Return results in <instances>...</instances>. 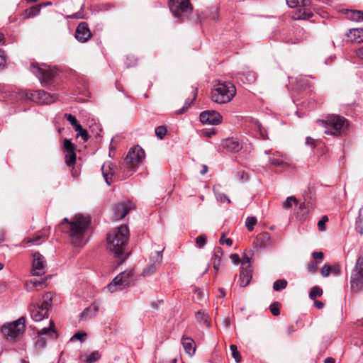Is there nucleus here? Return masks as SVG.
<instances>
[{"label":"nucleus","instance_id":"nucleus-22","mask_svg":"<svg viewBox=\"0 0 363 363\" xmlns=\"http://www.w3.org/2000/svg\"><path fill=\"white\" fill-rule=\"evenodd\" d=\"M30 311V316L35 322L42 320L48 315V313H45V311H43L40 308L35 306H31Z\"/></svg>","mask_w":363,"mask_h":363},{"label":"nucleus","instance_id":"nucleus-21","mask_svg":"<svg viewBox=\"0 0 363 363\" xmlns=\"http://www.w3.org/2000/svg\"><path fill=\"white\" fill-rule=\"evenodd\" d=\"M181 342L185 352L190 356L194 354L196 352V345L194 340L191 337L183 336L181 340Z\"/></svg>","mask_w":363,"mask_h":363},{"label":"nucleus","instance_id":"nucleus-25","mask_svg":"<svg viewBox=\"0 0 363 363\" xmlns=\"http://www.w3.org/2000/svg\"><path fill=\"white\" fill-rule=\"evenodd\" d=\"M239 79L244 83L251 84L256 79L255 73L252 71H246L239 73Z\"/></svg>","mask_w":363,"mask_h":363},{"label":"nucleus","instance_id":"nucleus-27","mask_svg":"<svg viewBox=\"0 0 363 363\" xmlns=\"http://www.w3.org/2000/svg\"><path fill=\"white\" fill-rule=\"evenodd\" d=\"M43 298L44 300L41 305L38 307L40 308L43 311H45V313H48L49 308L51 306L52 295L50 292L46 293L43 296Z\"/></svg>","mask_w":363,"mask_h":363},{"label":"nucleus","instance_id":"nucleus-55","mask_svg":"<svg viewBox=\"0 0 363 363\" xmlns=\"http://www.w3.org/2000/svg\"><path fill=\"white\" fill-rule=\"evenodd\" d=\"M332 272L331 267L327 264L323 266L321 268V274L324 277H327L330 275Z\"/></svg>","mask_w":363,"mask_h":363},{"label":"nucleus","instance_id":"nucleus-39","mask_svg":"<svg viewBox=\"0 0 363 363\" xmlns=\"http://www.w3.org/2000/svg\"><path fill=\"white\" fill-rule=\"evenodd\" d=\"M287 286V281L285 279H278L273 284V289L277 291L284 289Z\"/></svg>","mask_w":363,"mask_h":363},{"label":"nucleus","instance_id":"nucleus-36","mask_svg":"<svg viewBox=\"0 0 363 363\" xmlns=\"http://www.w3.org/2000/svg\"><path fill=\"white\" fill-rule=\"evenodd\" d=\"M304 8L305 7L298 9V14L296 17L297 19L306 20L313 16V13L311 11H306Z\"/></svg>","mask_w":363,"mask_h":363},{"label":"nucleus","instance_id":"nucleus-16","mask_svg":"<svg viewBox=\"0 0 363 363\" xmlns=\"http://www.w3.org/2000/svg\"><path fill=\"white\" fill-rule=\"evenodd\" d=\"M252 269L250 265L249 261L242 262L241 266V271L240 274V286L245 287L248 285L252 279Z\"/></svg>","mask_w":363,"mask_h":363},{"label":"nucleus","instance_id":"nucleus-10","mask_svg":"<svg viewBox=\"0 0 363 363\" xmlns=\"http://www.w3.org/2000/svg\"><path fill=\"white\" fill-rule=\"evenodd\" d=\"M169 7L176 18L181 17L182 13H187L192 9L189 0H169Z\"/></svg>","mask_w":363,"mask_h":363},{"label":"nucleus","instance_id":"nucleus-51","mask_svg":"<svg viewBox=\"0 0 363 363\" xmlns=\"http://www.w3.org/2000/svg\"><path fill=\"white\" fill-rule=\"evenodd\" d=\"M75 130L78 132L77 134V138L82 137L84 142L88 141L89 136L88 132L86 130L83 129V128L81 126L79 130Z\"/></svg>","mask_w":363,"mask_h":363},{"label":"nucleus","instance_id":"nucleus-23","mask_svg":"<svg viewBox=\"0 0 363 363\" xmlns=\"http://www.w3.org/2000/svg\"><path fill=\"white\" fill-rule=\"evenodd\" d=\"M224 147L231 152H238L242 148V145L238 140H227Z\"/></svg>","mask_w":363,"mask_h":363},{"label":"nucleus","instance_id":"nucleus-19","mask_svg":"<svg viewBox=\"0 0 363 363\" xmlns=\"http://www.w3.org/2000/svg\"><path fill=\"white\" fill-rule=\"evenodd\" d=\"M103 177L106 184L110 186L111 178L114 175V166L111 162H105L101 167Z\"/></svg>","mask_w":363,"mask_h":363},{"label":"nucleus","instance_id":"nucleus-14","mask_svg":"<svg viewBox=\"0 0 363 363\" xmlns=\"http://www.w3.org/2000/svg\"><path fill=\"white\" fill-rule=\"evenodd\" d=\"M162 260V252L157 251L155 255L150 258V264H148L143 272V275L149 276L154 274L157 269L160 267Z\"/></svg>","mask_w":363,"mask_h":363},{"label":"nucleus","instance_id":"nucleus-42","mask_svg":"<svg viewBox=\"0 0 363 363\" xmlns=\"http://www.w3.org/2000/svg\"><path fill=\"white\" fill-rule=\"evenodd\" d=\"M323 294V290L318 286H313L311 288L309 297L311 299H315L318 296H320Z\"/></svg>","mask_w":363,"mask_h":363},{"label":"nucleus","instance_id":"nucleus-59","mask_svg":"<svg viewBox=\"0 0 363 363\" xmlns=\"http://www.w3.org/2000/svg\"><path fill=\"white\" fill-rule=\"evenodd\" d=\"M86 336V333H77L74 336L72 337L71 340L74 339H77L80 342H84L85 340V337Z\"/></svg>","mask_w":363,"mask_h":363},{"label":"nucleus","instance_id":"nucleus-38","mask_svg":"<svg viewBox=\"0 0 363 363\" xmlns=\"http://www.w3.org/2000/svg\"><path fill=\"white\" fill-rule=\"evenodd\" d=\"M47 345V341L46 339L44 337H40L38 335L36 337V340L35 341V349L38 351L43 350L45 348Z\"/></svg>","mask_w":363,"mask_h":363},{"label":"nucleus","instance_id":"nucleus-17","mask_svg":"<svg viewBox=\"0 0 363 363\" xmlns=\"http://www.w3.org/2000/svg\"><path fill=\"white\" fill-rule=\"evenodd\" d=\"M91 36L88 24L86 22H81L77 27L75 38L77 40L84 43Z\"/></svg>","mask_w":363,"mask_h":363},{"label":"nucleus","instance_id":"nucleus-63","mask_svg":"<svg viewBox=\"0 0 363 363\" xmlns=\"http://www.w3.org/2000/svg\"><path fill=\"white\" fill-rule=\"evenodd\" d=\"M230 257L235 264H238L240 262V259L238 254H232Z\"/></svg>","mask_w":363,"mask_h":363},{"label":"nucleus","instance_id":"nucleus-24","mask_svg":"<svg viewBox=\"0 0 363 363\" xmlns=\"http://www.w3.org/2000/svg\"><path fill=\"white\" fill-rule=\"evenodd\" d=\"M348 38L351 41H354L358 43L363 42V29L354 28L350 30Z\"/></svg>","mask_w":363,"mask_h":363},{"label":"nucleus","instance_id":"nucleus-47","mask_svg":"<svg viewBox=\"0 0 363 363\" xmlns=\"http://www.w3.org/2000/svg\"><path fill=\"white\" fill-rule=\"evenodd\" d=\"M65 157H66V164L69 167L73 165L76 162V154L74 152L67 153Z\"/></svg>","mask_w":363,"mask_h":363},{"label":"nucleus","instance_id":"nucleus-15","mask_svg":"<svg viewBox=\"0 0 363 363\" xmlns=\"http://www.w3.org/2000/svg\"><path fill=\"white\" fill-rule=\"evenodd\" d=\"M222 117L216 111H204L200 114V121L204 124L217 125L221 122Z\"/></svg>","mask_w":363,"mask_h":363},{"label":"nucleus","instance_id":"nucleus-46","mask_svg":"<svg viewBox=\"0 0 363 363\" xmlns=\"http://www.w3.org/2000/svg\"><path fill=\"white\" fill-rule=\"evenodd\" d=\"M256 223L257 218L253 216L247 217L245 221V225L249 231H252L253 230V228L256 225Z\"/></svg>","mask_w":363,"mask_h":363},{"label":"nucleus","instance_id":"nucleus-9","mask_svg":"<svg viewBox=\"0 0 363 363\" xmlns=\"http://www.w3.org/2000/svg\"><path fill=\"white\" fill-rule=\"evenodd\" d=\"M133 272L132 270L124 271L116 276L113 281L108 285L110 292L113 293L122 290L130 286L133 281Z\"/></svg>","mask_w":363,"mask_h":363},{"label":"nucleus","instance_id":"nucleus-53","mask_svg":"<svg viewBox=\"0 0 363 363\" xmlns=\"http://www.w3.org/2000/svg\"><path fill=\"white\" fill-rule=\"evenodd\" d=\"M313 208V203L312 202H303L300 203L299 208L301 211L306 210V212H309Z\"/></svg>","mask_w":363,"mask_h":363},{"label":"nucleus","instance_id":"nucleus-5","mask_svg":"<svg viewBox=\"0 0 363 363\" xmlns=\"http://www.w3.org/2000/svg\"><path fill=\"white\" fill-rule=\"evenodd\" d=\"M145 157L144 150L138 145L131 147L122 164V168L127 174H131Z\"/></svg>","mask_w":363,"mask_h":363},{"label":"nucleus","instance_id":"nucleus-48","mask_svg":"<svg viewBox=\"0 0 363 363\" xmlns=\"http://www.w3.org/2000/svg\"><path fill=\"white\" fill-rule=\"evenodd\" d=\"M206 241L207 237L206 235H201L196 238V243L199 248L203 247L206 244Z\"/></svg>","mask_w":363,"mask_h":363},{"label":"nucleus","instance_id":"nucleus-18","mask_svg":"<svg viewBox=\"0 0 363 363\" xmlns=\"http://www.w3.org/2000/svg\"><path fill=\"white\" fill-rule=\"evenodd\" d=\"M100 303L94 301L89 307H86L80 314L81 320H87L96 316L99 309Z\"/></svg>","mask_w":363,"mask_h":363},{"label":"nucleus","instance_id":"nucleus-6","mask_svg":"<svg viewBox=\"0 0 363 363\" xmlns=\"http://www.w3.org/2000/svg\"><path fill=\"white\" fill-rule=\"evenodd\" d=\"M30 70L39 79L44 86L52 84L57 75V69L46 65H35L32 64Z\"/></svg>","mask_w":363,"mask_h":363},{"label":"nucleus","instance_id":"nucleus-4","mask_svg":"<svg viewBox=\"0 0 363 363\" xmlns=\"http://www.w3.org/2000/svg\"><path fill=\"white\" fill-rule=\"evenodd\" d=\"M320 125L325 128L324 133L333 136L340 135L347 129L348 123L347 120L338 115H329L325 119L317 121Z\"/></svg>","mask_w":363,"mask_h":363},{"label":"nucleus","instance_id":"nucleus-49","mask_svg":"<svg viewBox=\"0 0 363 363\" xmlns=\"http://www.w3.org/2000/svg\"><path fill=\"white\" fill-rule=\"evenodd\" d=\"M293 203L296 204L297 200L296 197L291 196H289L283 204V208H289L292 206Z\"/></svg>","mask_w":363,"mask_h":363},{"label":"nucleus","instance_id":"nucleus-54","mask_svg":"<svg viewBox=\"0 0 363 363\" xmlns=\"http://www.w3.org/2000/svg\"><path fill=\"white\" fill-rule=\"evenodd\" d=\"M46 281H47V278H43L40 281L30 280V281H29V284H33V286H35V289H38V287H40V286L41 287V286H44L46 283Z\"/></svg>","mask_w":363,"mask_h":363},{"label":"nucleus","instance_id":"nucleus-62","mask_svg":"<svg viewBox=\"0 0 363 363\" xmlns=\"http://www.w3.org/2000/svg\"><path fill=\"white\" fill-rule=\"evenodd\" d=\"M306 145L314 148L315 147V140L311 137H307L306 139Z\"/></svg>","mask_w":363,"mask_h":363},{"label":"nucleus","instance_id":"nucleus-13","mask_svg":"<svg viewBox=\"0 0 363 363\" xmlns=\"http://www.w3.org/2000/svg\"><path fill=\"white\" fill-rule=\"evenodd\" d=\"M132 208V203L125 201L118 203L113 207V220H118L123 218Z\"/></svg>","mask_w":363,"mask_h":363},{"label":"nucleus","instance_id":"nucleus-26","mask_svg":"<svg viewBox=\"0 0 363 363\" xmlns=\"http://www.w3.org/2000/svg\"><path fill=\"white\" fill-rule=\"evenodd\" d=\"M50 327H45L40 331L38 332V335L43 337L44 335H49L51 338L54 339L57 337V333L53 328L54 323L52 321H50Z\"/></svg>","mask_w":363,"mask_h":363},{"label":"nucleus","instance_id":"nucleus-34","mask_svg":"<svg viewBox=\"0 0 363 363\" xmlns=\"http://www.w3.org/2000/svg\"><path fill=\"white\" fill-rule=\"evenodd\" d=\"M64 118L74 127V130H79L81 125L79 123L76 117L70 113H65Z\"/></svg>","mask_w":363,"mask_h":363},{"label":"nucleus","instance_id":"nucleus-20","mask_svg":"<svg viewBox=\"0 0 363 363\" xmlns=\"http://www.w3.org/2000/svg\"><path fill=\"white\" fill-rule=\"evenodd\" d=\"M245 123H247L252 130L259 132L262 138H265V130L257 119L247 117L245 119Z\"/></svg>","mask_w":363,"mask_h":363},{"label":"nucleus","instance_id":"nucleus-43","mask_svg":"<svg viewBox=\"0 0 363 363\" xmlns=\"http://www.w3.org/2000/svg\"><path fill=\"white\" fill-rule=\"evenodd\" d=\"M230 349L232 352V356L235 359V361L238 363L241 361V355L239 352V351L238 350V347L235 345H231L230 346Z\"/></svg>","mask_w":363,"mask_h":363},{"label":"nucleus","instance_id":"nucleus-29","mask_svg":"<svg viewBox=\"0 0 363 363\" xmlns=\"http://www.w3.org/2000/svg\"><path fill=\"white\" fill-rule=\"evenodd\" d=\"M84 357V362L85 363H93L101 358V354L98 351H93L91 352L85 353Z\"/></svg>","mask_w":363,"mask_h":363},{"label":"nucleus","instance_id":"nucleus-64","mask_svg":"<svg viewBox=\"0 0 363 363\" xmlns=\"http://www.w3.org/2000/svg\"><path fill=\"white\" fill-rule=\"evenodd\" d=\"M362 219L359 218L358 221H357V223H356V230L358 233H359L360 234H363V227L361 226V224L362 223Z\"/></svg>","mask_w":363,"mask_h":363},{"label":"nucleus","instance_id":"nucleus-7","mask_svg":"<svg viewBox=\"0 0 363 363\" xmlns=\"http://www.w3.org/2000/svg\"><path fill=\"white\" fill-rule=\"evenodd\" d=\"M26 318L21 317L17 320L4 324L1 332L7 339H16L19 337L25 330Z\"/></svg>","mask_w":363,"mask_h":363},{"label":"nucleus","instance_id":"nucleus-1","mask_svg":"<svg viewBox=\"0 0 363 363\" xmlns=\"http://www.w3.org/2000/svg\"><path fill=\"white\" fill-rule=\"evenodd\" d=\"M90 223V218L82 215L75 216L69 221L67 218L59 224V228L62 232L68 233L72 238V242L77 246H82L85 244V233Z\"/></svg>","mask_w":363,"mask_h":363},{"label":"nucleus","instance_id":"nucleus-50","mask_svg":"<svg viewBox=\"0 0 363 363\" xmlns=\"http://www.w3.org/2000/svg\"><path fill=\"white\" fill-rule=\"evenodd\" d=\"M167 133V129L164 126H158L155 128V135L160 139H163Z\"/></svg>","mask_w":363,"mask_h":363},{"label":"nucleus","instance_id":"nucleus-45","mask_svg":"<svg viewBox=\"0 0 363 363\" xmlns=\"http://www.w3.org/2000/svg\"><path fill=\"white\" fill-rule=\"evenodd\" d=\"M205 298V294L201 289L196 288L194 291L193 298L195 301L199 302Z\"/></svg>","mask_w":363,"mask_h":363},{"label":"nucleus","instance_id":"nucleus-3","mask_svg":"<svg viewBox=\"0 0 363 363\" xmlns=\"http://www.w3.org/2000/svg\"><path fill=\"white\" fill-rule=\"evenodd\" d=\"M236 94V89L230 82L218 81L212 89L211 100L217 104L230 102Z\"/></svg>","mask_w":363,"mask_h":363},{"label":"nucleus","instance_id":"nucleus-30","mask_svg":"<svg viewBox=\"0 0 363 363\" xmlns=\"http://www.w3.org/2000/svg\"><path fill=\"white\" fill-rule=\"evenodd\" d=\"M347 18L357 22L363 20V11L358 10H351L347 13Z\"/></svg>","mask_w":363,"mask_h":363},{"label":"nucleus","instance_id":"nucleus-11","mask_svg":"<svg viewBox=\"0 0 363 363\" xmlns=\"http://www.w3.org/2000/svg\"><path fill=\"white\" fill-rule=\"evenodd\" d=\"M33 101L42 104H50L57 99V95L43 90H35L28 96Z\"/></svg>","mask_w":363,"mask_h":363},{"label":"nucleus","instance_id":"nucleus-40","mask_svg":"<svg viewBox=\"0 0 363 363\" xmlns=\"http://www.w3.org/2000/svg\"><path fill=\"white\" fill-rule=\"evenodd\" d=\"M270 238L269 233L267 232L262 233L257 235V240L262 245H267Z\"/></svg>","mask_w":363,"mask_h":363},{"label":"nucleus","instance_id":"nucleus-41","mask_svg":"<svg viewBox=\"0 0 363 363\" xmlns=\"http://www.w3.org/2000/svg\"><path fill=\"white\" fill-rule=\"evenodd\" d=\"M63 148L67 151V152H74L76 146L73 144L70 140L65 139L63 141Z\"/></svg>","mask_w":363,"mask_h":363},{"label":"nucleus","instance_id":"nucleus-28","mask_svg":"<svg viewBox=\"0 0 363 363\" xmlns=\"http://www.w3.org/2000/svg\"><path fill=\"white\" fill-rule=\"evenodd\" d=\"M286 4L290 8L306 7L310 4V0H286Z\"/></svg>","mask_w":363,"mask_h":363},{"label":"nucleus","instance_id":"nucleus-56","mask_svg":"<svg viewBox=\"0 0 363 363\" xmlns=\"http://www.w3.org/2000/svg\"><path fill=\"white\" fill-rule=\"evenodd\" d=\"M269 163L271 164H273L274 166H281V167H286V166H288V164L284 162V161L282 160H280L279 159H276V158H269Z\"/></svg>","mask_w":363,"mask_h":363},{"label":"nucleus","instance_id":"nucleus-44","mask_svg":"<svg viewBox=\"0 0 363 363\" xmlns=\"http://www.w3.org/2000/svg\"><path fill=\"white\" fill-rule=\"evenodd\" d=\"M221 261V257H220L218 253H214L212 257L213 267L214 270L218 272L219 270V267Z\"/></svg>","mask_w":363,"mask_h":363},{"label":"nucleus","instance_id":"nucleus-8","mask_svg":"<svg viewBox=\"0 0 363 363\" xmlns=\"http://www.w3.org/2000/svg\"><path fill=\"white\" fill-rule=\"evenodd\" d=\"M350 286L352 291L355 292L363 289V256L358 257L352 271Z\"/></svg>","mask_w":363,"mask_h":363},{"label":"nucleus","instance_id":"nucleus-31","mask_svg":"<svg viewBox=\"0 0 363 363\" xmlns=\"http://www.w3.org/2000/svg\"><path fill=\"white\" fill-rule=\"evenodd\" d=\"M197 88H194V97L191 100V102H189L188 100H186L184 103V105L183 106L182 108L178 109L176 111V113L177 115H181V114H183L191 106V104H193V101L195 100L196 96H197Z\"/></svg>","mask_w":363,"mask_h":363},{"label":"nucleus","instance_id":"nucleus-61","mask_svg":"<svg viewBox=\"0 0 363 363\" xmlns=\"http://www.w3.org/2000/svg\"><path fill=\"white\" fill-rule=\"evenodd\" d=\"M312 257L313 259H316V262H320L323 259L324 255L322 252H313L312 253Z\"/></svg>","mask_w":363,"mask_h":363},{"label":"nucleus","instance_id":"nucleus-35","mask_svg":"<svg viewBox=\"0 0 363 363\" xmlns=\"http://www.w3.org/2000/svg\"><path fill=\"white\" fill-rule=\"evenodd\" d=\"M218 187L219 186H213V192L216 195V199L221 203H223L225 201L228 202V203H230V199L225 194L220 193L218 191Z\"/></svg>","mask_w":363,"mask_h":363},{"label":"nucleus","instance_id":"nucleus-12","mask_svg":"<svg viewBox=\"0 0 363 363\" xmlns=\"http://www.w3.org/2000/svg\"><path fill=\"white\" fill-rule=\"evenodd\" d=\"M46 272V262L44 257L39 252L33 254V259L32 264V275L41 276Z\"/></svg>","mask_w":363,"mask_h":363},{"label":"nucleus","instance_id":"nucleus-58","mask_svg":"<svg viewBox=\"0 0 363 363\" xmlns=\"http://www.w3.org/2000/svg\"><path fill=\"white\" fill-rule=\"evenodd\" d=\"M328 220V216H324L318 223V227L320 230L325 229V223Z\"/></svg>","mask_w":363,"mask_h":363},{"label":"nucleus","instance_id":"nucleus-52","mask_svg":"<svg viewBox=\"0 0 363 363\" xmlns=\"http://www.w3.org/2000/svg\"><path fill=\"white\" fill-rule=\"evenodd\" d=\"M280 304L278 302H275L270 305V311L272 313V315L277 316L280 314Z\"/></svg>","mask_w":363,"mask_h":363},{"label":"nucleus","instance_id":"nucleus-2","mask_svg":"<svg viewBox=\"0 0 363 363\" xmlns=\"http://www.w3.org/2000/svg\"><path fill=\"white\" fill-rule=\"evenodd\" d=\"M129 239V230L126 225H121L116 231L108 235L107 241L110 250L119 259L118 264L123 262L128 257L125 247Z\"/></svg>","mask_w":363,"mask_h":363},{"label":"nucleus","instance_id":"nucleus-57","mask_svg":"<svg viewBox=\"0 0 363 363\" xmlns=\"http://www.w3.org/2000/svg\"><path fill=\"white\" fill-rule=\"evenodd\" d=\"M307 269L309 272H311V273L316 272L318 269V262H311L310 263H308Z\"/></svg>","mask_w":363,"mask_h":363},{"label":"nucleus","instance_id":"nucleus-32","mask_svg":"<svg viewBox=\"0 0 363 363\" xmlns=\"http://www.w3.org/2000/svg\"><path fill=\"white\" fill-rule=\"evenodd\" d=\"M48 237V234L46 231L38 233L37 235H34L32 238L27 240V243H30L31 245H38V241L40 239L43 241L45 240Z\"/></svg>","mask_w":363,"mask_h":363},{"label":"nucleus","instance_id":"nucleus-33","mask_svg":"<svg viewBox=\"0 0 363 363\" xmlns=\"http://www.w3.org/2000/svg\"><path fill=\"white\" fill-rule=\"evenodd\" d=\"M40 9H41V8H40V5H35V6L26 10L25 17L26 18L34 17L40 13Z\"/></svg>","mask_w":363,"mask_h":363},{"label":"nucleus","instance_id":"nucleus-37","mask_svg":"<svg viewBox=\"0 0 363 363\" xmlns=\"http://www.w3.org/2000/svg\"><path fill=\"white\" fill-rule=\"evenodd\" d=\"M196 318L198 320L203 323L204 325L207 326L210 325L209 317L207 313L198 311L196 313Z\"/></svg>","mask_w":363,"mask_h":363},{"label":"nucleus","instance_id":"nucleus-60","mask_svg":"<svg viewBox=\"0 0 363 363\" xmlns=\"http://www.w3.org/2000/svg\"><path fill=\"white\" fill-rule=\"evenodd\" d=\"M219 242L221 245L225 243L228 246H231L233 244V241L230 238H225V233H223L222 236L219 240Z\"/></svg>","mask_w":363,"mask_h":363}]
</instances>
